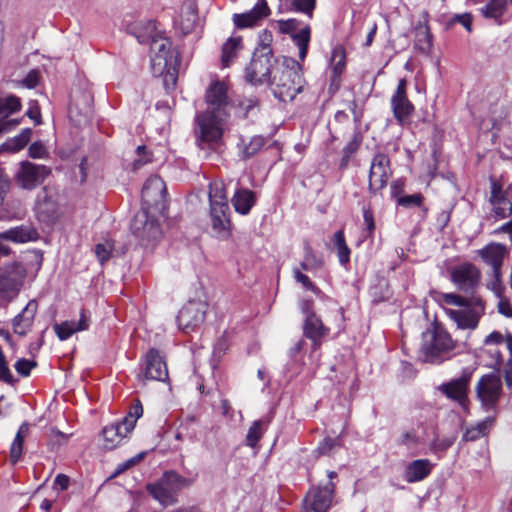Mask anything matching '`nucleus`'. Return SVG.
Returning <instances> with one entry per match:
<instances>
[{
  "instance_id": "nucleus-18",
  "label": "nucleus",
  "mask_w": 512,
  "mask_h": 512,
  "mask_svg": "<svg viewBox=\"0 0 512 512\" xmlns=\"http://www.w3.org/2000/svg\"><path fill=\"white\" fill-rule=\"evenodd\" d=\"M21 108L22 103L19 97L13 94H0V136L12 131L20 124V119L8 118L19 112Z\"/></svg>"
},
{
  "instance_id": "nucleus-16",
  "label": "nucleus",
  "mask_w": 512,
  "mask_h": 512,
  "mask_svg": "<svg viewBox=\"0 0 512 512\" xmlns=\"http://www.w3.org/2000/svg\"><path fill=\"white\" fill-rule=\"evenodd\" d=\"M279 27L281 32L291 34L294 44L299 50V59L304 61L307 55L308 46L311 38V29L307 24L299 28V21L296 19L280 20Z\"/></svg>"
},
{
  "instance_id": "nucleus-57",
  "label": "nucleus",
  "mask_w": 512,
  "mask_h": 512,
  "mask_svg": "<svg viewBox=\"0 0 512 512\" xmlns=\"http://www.w3.org/2000/svg\"><path fill=\"white\" fill-rule=\"evenodd\" d=\"M423 201V196L419 193L412 195H405L398 199V204L403 207L420 206Z\"/></svg>"
},
{
  "instance_id": "nucleus-32",
  "label": "nucleus",
  "mask_w": 512,
  "mask_h": 512,
  "mask_svg": "<svg viewBox=\"0 0 512 512\" xmlns=\"http://www.w3.org/2000/svg\"><path fill=\"white\" fill-rule=\"evenodd\" d=\"M329 329L325 327L319 317L314 313L307 315L304 323V334L313 341V348L317 349L320 345V339L326 336Z\"/></svg>"
},
{
  "instance_id": "nucleus-14",
  "label": "nucleus",
  "mask_w": 512,
  "mask_h": 512,
  "mask_svg": "<svg viewBox=\"0 0 512 512\" xmlns=\"http://www.w3.org/2000/svg\"><path fill=\"white\" fill-rule=\"evenodd\" d=\"M25 277L24 269L19 265H12L0 272V297L12 300L19 293Z\"/></svg>"
},
{
  "instance_id": "nucleus-2",
  "label": "nucleus",
  "mask_w": 512,
  "mask_h": 512,
  "mask_svg": "<svg viewBox=\"0 0 512 512\" xmlns=\"http://www.w3.org/2000/svg\"><path fill=\"white\" fill-rule=\"evenodd\" d=\"M303 84L302 66L292 58L276 64L268 83L274 96L283 102L292 101L302 91Z\"/></svg>"
},
{
  "instance_id": "nucleus-39",
  "label": "nucleus",
  "mask_w": 512,
  "mask_h": 512,
  "mask_svg": "<svg viewBox=\"0 0 512 512\" xmlns=\"http://www.w3.org/2000/svg\"><path fill=\"white\" fill-rule=\"evenodd\" d=\"M28 433L29 425L28 423L24 422L19 427L10 447V460L12 463H16L21 458L23 452V443Z\"/></svg>"
},
{
  "instance_id": "nucleus-41",
  "label": "nucleus",
  "mask_w": 512,
  "mask_h": 512,
  "mask_svg": "<svg viewBox=\"0 0 512 512\" xmlns=\"http://www.w3.org/2000/svg\"><path fill=\"white\" fill-rule=\"evenodd\" d=\"M179 65L180 61H176L175 59L170 60L167 68L163 71V74H156L157 76L163 77V84L167 91L174 90L176 87Z\"/></svg>"
},
{
  "instance_id": "nucleus-60",
  "label": "nucleus",
  "mask_w": 512,
  "mask_h": 512,
  "mask_svg": "<svg viewBox=\"0 0 512 512\" xmlns=\"http://www.w3.org/2000/svg\"><path fill=\"white\" fill-rule=\"evenodd\" d=\"M29 156L35 159L44 158L47 155L45 146L41 142H34L29 147Z\"/></svg>"
},
{
  "instance_id": "nucleus-31",
  "label": "nucleus",
  "mask_w": 512,
  "mask_h": 512,
  "mask_svg": "<svg viewBox=\"0 0 512 512\" xmlns=\"http://www.w3.org/2000/svg\"><path fill=\"white\" fill-rule=\"evenodd\" d=\"M129 433H131V431H126L121 421L105 426L102 430L104 440L103 447L107 450L116 448Z\"/></svg>"
},
{
  "instance_id": "nucleus-30",
  "label": "nucleus",
  "mask_w": 512,
  "mask_h": 512,
  "mask_svg": "<svg viewBox=\"0 0 512 512\" xmlns=\"http://www.w3.org/2000/svg\"><path fill=\"white\" fill-rule=\"evenodd\" d=\"M433 464L428 459H417L410 462L404 471L407 483H416L424 480L432 471Z\"/></svg>"
},
{
  "instance_id": "nucleus-21",
  "label": "nucleus",
  "mask_w": 512,
  "mask_h": 512,
  "mask_svg": "<svg viewBox=\"0 0 512 512\" xmlns=\"http://www.w3.org/2000/svg\"><path fill=\"white\" fill-rule=\"evenodd\" d=\"M139 381L145 384L146 380L166 381L168 369L165 361L155 349H151L146 355V366L143 374L138 375Z\"/></svg>"
},
{
  "instance_id": "nucleus-37",
  "label": "nucleus",
  "mask_w": 512,
  "mask_h": 512,
  "mask_svg": "<svg viewBox=\"0 0 512 512\" xmlns=\"http://www.w3.org/2000/svg\"><path fill=\"white\" fill-rule=\"evenodd\" d=\"M494 422L493 417H486L484 420L478 422L476 425L466 429L463 434L462 440L465 442L475 441L480 437L486 435Z\"/></svg>"
},
{
  "instance_id": "nucleus-13",
  "label": "nucleus",
  "mask_w": 512,
  "mask_h": 512,
  "mask_svg": "<svg viewBox=\"0 0 512 512\" xmlns=\"http://www.w3.org/2000/svg\"><path fill=\"white\" fill-rule=\"evenodd\" d=\"M392 175L390 160L383 153L376 154L372 161L369 171V190L376 193L384 189Z\"/></svg>"
},
{
  "instance_id": "nucleus-11",
  "label": "nucleus",
  "mask_w": 512,
  "mask_h": 512,
  "mask_svg": "<svg viewBox=\"0 0 512 512\" xmlns=\"http://www.w3.org/2000/svg\"><path fill=\"white\" fill-rule=\"evenodd\" d=\"M451 281L461 291L473 293L481 281L480 270L471 263H463L451 270Z\"/></svg>"
},
{
  "instance_id": "nucleus-25",
  "label": "nucleus",
  "mask_w": 512,
  "mask_h": 512,
  "mask_svg": "<svg viewBox=\"0 0 512 512\" xmlns=\"http://www.w3.org/2000/svg\"><path fill=\"white\" fill-rule=\"evenodd\" d=\"M270 9L266 0H258L257 4L247 13L234 14L233 21L238 28L252 27L258 20L268 16Z\"/></svg>"
},
{
  "instance_id": "nucleus-15",
  "label": "nucleus",
  "mask_w": 512,
  "mask_h": 512,
  "mask_svg": "<svg viewBox=\"0 0 512 512\" xmlns=\"http://www.w3.org/2000/svg\"><path fill=\"white\" fill-rule=\"evenodd\" d=\"M227 92L228 88L224 82L211 83L205 95L206 110H212L221 115H230L232 104Z\"/></svg>"
},
{
  "instance_id": "nucleus-59",
  "label": "nucleus",
  "mask_w": 512,
  "mask_h": 512,
  "mask_svg": "<svg viewBox=\"0 0 512 512\" xmlns=\"http://www.w3.org/2000/svg\"><path fill=\"white\" fill-rule=\"evenodd\" d=\"M143 458V454H139V455H136L130 459H128L127 461L119 464L113 474V476H117L121 473H123L124 471H126L127 469L131 468L132 466L136 465L137 463H139L141 461V459Z\"/></svg>"
},
{
  "instance_id": "nucleus-61",
  "label": "nucleus",
  "mask_w": 512,
  "mask_h": 512,
  "mask_svg": "<svg viewBox=\"0 0 512 512\" xmlns=\"http://www.w3.org/2000/svg\"><path fill=\"white\" fill-rule=\"evenodd\" d=\"M338 445V442L331 438H325L318 446L317 452L320 455H329L332 450Z\"/></svg>"
},
{
  "instance_id": "nucleus-40",
  "label": "nucleus",
  "mask_w": 512,
  "mask_h": 512,
  "mask_svg": "<svg viewBox=\"0 0 512 512\" xmlns=\"http://www.w3.org/2000/svg\"><path fill=\"white\" fill-rule=\"evenodd\" d=\"M210 206H229L223 182L216 181L209 187Z\"/></svg>"
},
{
  "instance_id": "nucleus-17",
  "label": "nucleus",
  "mask_w": 512,
  "mask_h": 512,
  "mask_svg": "<svg viewBox=\"0 0 512 512\" xmlns=\"http://www.w3.org/2000/svg\"><path fill=\"white\" fill-rule=\"evenodd\" d=\"M205 314V303L195 300L189 301L178 313V326L185 332L194 330L196 327L203 323Z\"/></svg>"
},
{
  "instance_id": "nucleus-23",
  "label": "nucleus",
  "mask_w": 512,
  "mask_h": 512,
  "mask_svg": "<svg viewBox=\"0 0 512 512\" xmlns=\"http://www.w3.org/2000/svg\"><path fill=\"white\" fill-rule=\"evenodd\" d=\"M333 493V482H328L324 486L311 489L308 494L311 509L314 512H327L332 503Z\"/></svg>"
},
{
  "instance_id": "nucleus-49",
  "label": "nucleus",
  "mask_w": 512,
  "mask_h": 512,
  "mask_svg": "<svg viewBox=\"0 0 512 512\" xmlns=\"http://www.w3.org/2000/svg\"><path fill=\"white\" fill-rule=\"evenodd\" d=\"M113 250H114V242L110 239H106L105 241L98 243L95 246V255H96L98 261L101 264H104L105 262H107L110 259Z\"/></svg>"
},
{
  "instance_id": "nucleus-51",
  "label": "nucleus",
  "mask_w": 512,
  "mask_h": 512,
  "mask_svg": "<svg viewBox=\"0 0 512 512\" xmlns=\"http://www.w3.org/2000/svg\"><path fill=\"white\" fill-rule=\"evenodd\" d=\"M91 322L90 313L86 310H81L80 318L78 321L70 320L68 321L71 330H74V333L85 331L89 328Z\"/></svg>"
},
{
  "instance_id": "nucleus-1",
  "label": "nucleus",
  "mask_w": 512,
  "mask_h": 512,
  "mask_svg": "<svg viewBox=\"0 0 512 512\" xmlns=\"http://www.w3.org/2000/svg\"><path fill=\"white\" fill-rule=\"evenodd\" d=\"M135 37L139 43L150 42L151 68L153 74H163L170 60L180 61L179 53L172 49V43L157 30L154 21L138 23L135 26Z\"/></svg>"
},
{
  "instance_id": "nucleus-24",
  "label": "nucleus",
  "mask_w": 512,
  "mask_h": 512,
  "mask_svg": "<svg viewBox=\"0 0 512 512\" xmlns=\"http://www.w3.org/2000/svg\"><path fill=\"white\" fill-rule=\"evenodd\" d=\"M210 218L214 233L220 238H227L230 234L229 206H210Z\"/></svg>"
},
{
  "instance_id": "nucleus-19",
  "label": "nucleus",
  "mask_w": 512,
  "mask_h": 512,
  "mask_svg": "<svg viewBox=\"0 0 512 512\" xmlns=\"http://www.w3.org/2000/svg\"><path fill=\"white\" fill-rule=\"evenodd\" d=\"M490 202L497 218L508 217L512 213L511 187L504 188L500 182L491 179Z\"/></svg>"
},
{
  "instance_id": "nucleus-29",
  "label": "nucleus",
  "mask_w": 512,
  "mask_h": 512,
  "mask_svg": "<svg viewBox=\"0 0 512 512\" xmlns=\"http://www.w3.org/2000/svg\"><path fill=\"white\" fill-rule=\"evenodd\" d=\"M483 261L492 267L493 272H501L503 259L507 254L506 247L498 243H491L479 251Z\"/></svg>"
},
{
  "instance_id": "nucleus-5",
  "label": "nucleus",
  "mask_w": 512,
  "mask_h": 512,
  "mask_svg": "<svg viewBox=\"0 0 512 512\" xmlns=\"http://www.w3.org/2000/svg\"><path fill=\"white\" fill-rule=\"evenodd\" d=\"M276 64L278 63L273 57L272 49L268 44L263 43L254 51L245 69V78L252 85H268Z\"/></svg>"
},
{
  "instance_id": "nucleus-55",
  "label": "nucleus",
  "mask_w": 512,
  "mask_h": 512,
  "mask_svg": "<svg viewBox=\"0 0 512 512\" xmlns=\"http://www.w3.org/2000/svg\"><path fill=\"white\" fill-rule=\"evenodd\" d=\"M36 366L37 363L35 361L22 358L16 361L14 368L19 375L27 377L30 375L31 370Z\"/></svg>"
},
{
  "instance_id": "nucleus-52",
  "label": "nucleus",
  "mask_w": 512,
  "mask_h": 512,
  "mask_svg": "<svg viewBox=\"0 0 512 512\" xmlns=\"http://www.w3.org/2000/svg\"><path fill=\"white\" fill-rule=\"evenodd\" d=\"M137 158L134 159L132 168L134 171L139 170L144 165L150 163L152 161V155L149 151H147L145 146H138L136 149Z\"/></svg>"
},
{
  "instance_id": "nucleus-3",
  "label": "nucleus",
  "mask_w": 512,
  "mask_h": 512,
  "mask_svg": "<svg viewBox=\"0 0 512 512\" xmlns=\"http://www.w3.org/2000/svg\"><path fill=\"white\" fill-rule=\"evenodd\" d=\"M459 346L446 330L436 326L423 333L420 353L424 362L439 364L451 358Z\"/></svg>"
},
{
  "instance_id": "nucleus-10",
  "label": "nucleus",
  "mask_w": 512,
  "mask_h": 512,
  "mask_svg": "<svg viewBox=\"0 0 512 512\" xmlns=\"http://www.w3.org/2000/svg\"><path fill=\"white\" fill-rule=\"evenodd\" d=\"M50 172V168L45 165L23 161L15 174V180L21 188L32 190L40 185Z\"/></svg>"
},
{
  "instance_id": "nucleus-8",
  "label": "nucleus",
  "mask_w": 512,
  "mask_h": 512,
  "mask_svg": "<svg viewBox=\"0 0 512 512\" xmlns=\"http://www.w3.org/2000/svg\"><path fill=\"white\" fill-rule=\"evenodd\" d=\"M477 397L486 411L494 410L502 393L500 376L495 373L483 375L476 385Z\"/></svg>"
},
{
  "instance_id": "nucleus-46",
  "label": "nucleus",
  "mask_w": 512,
  "mask_h": 512,
  "mask_svg": "<svg viewBox=\"0 0 512 512\" xmlns=\"http://www.w3.org/2000/svg\"><path fill=\"white\" fill-rule=\"evenodd\" d=\"M334 242L337 247L339 262L344 265L350 260V249L346 244L343 231L339 230L334 234Z\"/></svg>"
},
{
  "instance_id": "nucleus-4",
  "label": "nucleus",
  "mask_w": 512,
  "mask_h": 512,
  "mask_svg": "<svg viewBox=\"0 0 512 512\" xmlns=\"http://www.w3.org/2000/svg\"><path fill=\"white\" fill-rule=\"evenodd\" d=\"M444 303L458 306V309H445L447 316L461 329H475L478 325L483 305L480 300L474 306L468 300L454 293L442 294Z\"/></svg>"
},
{
  "instance_id": "nucleus-47",
  "label": "nucleus",
  "mask_w": 512,
  "mask_h": 512,
  "mask_svg": "<svg viewBox=\"0 0 512 512\" xmlns=\"http://www.w3.org/2000/svg\"><path fill=\"white\" fill-rule=\"evenodd\" d=\"M264 421L257 420L252 423L246 435V444L252 448L256 447L264 433Z\"/></svg>"
},
{
  "instance_id": "nucleus-22",
  "label": "nucleus",
  "mask_w": 512,
  "mask_h": 512,
  "mask_svg": "<svg viewBox=\"0 0 512 512\" xmlns=\"http://www.w3.org/2000/svg\"><path fill=\"white\" fill-rule=\"evenodd\" d=\"M469 381L470 375L464 374L459 378L452 379L446 383H442L437 387V389L447 398L454 400L462 405L467 398Z\"/></svg>"
},
{
  "instance_id": "nucleus-20",
  "label": "nucleus",
  "mask_w": 512,
  "mask_h": 512,
  "mask_svg": "<svg viewBox=\"0 0 512 512\" xmlns=\"http://www.w3.org/2000/svg\"><path fill=\"white\" fill-rule=\"evenodd\" d=\"M407 81L402 78L398 81L397 88L391 97V107L396 120L405 123L414 111L413 104L407 97Z\"/></svg>"
},
{
  "instance_id": "nucleus-44",
  "label": "nucleus",
  "mask_w": 512,
  "mask_h": 512,
  "mask_svg": "<svg viewBox=\"0 0 512 512\" xmlns=\"http://www.w3.org/2000/svg\"><path fill=\"white\" fill-rule=\"evenodd\" d=\"M422 443V439L414 429L404 431L398 439V444L405 446L406 449L411 451L413 454L416 453Z\"/></svg>"
},
{
  "instance_id": "nucleus-48",
  "label": "nucleus",
  "mask_w": 512,
  "mask_h": 512,
  "mask_svg": "<svg viewBox=\"0 0 512 512\" xmlns=\"http://www.w3.org/2000/svg\"><path fill=\"white\" fill-rule=\"evenodd\" d=\"M143 414V407L140 401H136V403L130 408V411L127 416H125L121 422L125 426L126 431H131L135 428V424L137 419H139Z\"/></svg>"
},
{
  "instance_id": "nucleus-42",
  "label": "nucleus",
  "mask_w": 512,
  "mask_h": 512,
  "mask_svg": "<svg viewBox=\"0 0 512 512\" xmlns=\"http://www.w3.org/2000/svg\"><path fill=\"white\" fill-rule=\"evenodd\" d=\"M265 144V139L262 136H253L250 138L248 142L244 139H241V144L239 147L241 148V156L243 159H248L254 156L260 151V149Z\"/></svg>"
},
{
  "instance_id": "nucleus-26",
  "label": "nucleus",
  "mask_w": 512,
  "mask_h": 512,
  "mask_svg": "<svg viewBox=\"0 0 512 512\" xmlns=\"http://www.w3.org/2000/svg\"><path fill=\"white\" fill-rule=\"evenodd\" d=\"M36 212L40 221L51 222L58 214V204L47 189H43L37 198Z\"/></svg>"
},
{
  "instance_id": "nucleus-7",
  "label": "nucleus",
  "mask_w": 512,
  "mask_h": 512,
  "mask_svg": "<svg viewBox=\"0 0 512 512\" xmlns=\"http://www.w3.org/2000/svg\"><path fill=\"white\" fill-rule=\"evenodd\" d=\"M229 115H221L212 110H205L197 114V134L201 141L208 144H217L222 139L224 125Z\"/></svg>"
},
{
  "instance_id": "nucleus-53",
  "label": "nucleus",
  "mask_w": 512,
  "mask_h": 512,
  "mask_svg": "<svg viewBox=\"0 0 512 512\" xmlns=\"http://www.w3.org/2000/svg\"><path fill=\"white\" fill-rule=\"evenodd\" d=\"M293 275L297 283H300L303 288L313 292L314 294H320V289L310 280V278L303 274L298 268L293 269Z\"/></svg>"
},
{
  "instance_id": "nucleus-9",
  "label": "nucleus",
  "mask_w": 512,
  "mask_h": 512,
  "mask_svg": "<svg viewBox=\"0 0 512 512\" xmlns=\"http://www.w3.org/2000/svg\"><path fill=\"white\" fill-rule=\"evenodd\" d=\"M132 233L141 241L142 245L148 247L161 237V229L158 222L148 216V211L137 213L131 223Z\"/></svg>"
},
{
  "instance_id": "nucleus-12",
  "label": "nucleus",
  "mask_w": 512,
  "mask_h": 512,
  "mask_svg": "<svg viewBox=\"0 0 512 512\" xmlns=\"http://www.w3.org/2000/svg\"><path fill=\"white\" fill-rule=\"evenodd\" d=\"M167 188L159 176H151L142 189V200L146 209L154 208L162 211L165 208Z\"/></svg>"
},
{
  "instance_id": "nucleus-27",
  "label": "nucleus",
  "mask_w": 512,
  "mask_h": 512,
  "mask_svg": "<svg viewBox=\"0 0 512 512\" xmlns=\"http://www.w3.org/2000/svg\"><path fill=\"white\" fill-rule=\"evenodd\" d=\"M38 305L32 300L13 319V330L20 336L26 335L32 328Z\"/></svg>"
},
{
  "instance_id": "nucleus-43",
  "label": "nucleus",
  "mask_w": 512,
  "mask_h": 512,
  "mask_svg": "<svg viewBox=\"0 0 512 512\" xmlns=\"http://www.w3.org/2000/svg\"><path fill=\"white\" fill-rule=\"evenodd\" d=\"M506 10V0H491L480 9L481 14L487 19H500Z\"/></svg>"
},
{
  "instance_id": "nucleus-6",
  "label": "nucleus",
  "mask_w": 512,
  "mask_h": 512,
  "mask_svg": "<svg viewBox=\"0 0 512 512\" xmlns=\"http://www.w3.org/2000/svg\"><path fill=\"white\" fill-rule=\"evenodd\" d=\"M190 481L176 472L169 471L164 473L163 477L155 484L147 486L148 492L160 504L164 506L173 505L176 503L177 493L185 486H189Z\"/></svg>"
},
{
  "instance_id": "nucleus-45",
  "label": "nucleus",
  "mask_w": 512,
  "mask_h": 512,
  "mask_svg": "<svg viewBox=\"0 0 512 512\" xmlns=\"http://www.w3.org/2000/svg\"><path fill=\"white\" fill-rule=\"evenodd\" d=\"M322 265L323 260L315 255L309 244H306L303 261L300 263L301 268L305 271H314L321 268Z\"/></svg>"
},
{
  "instance_id": "nucleus-28",
  "label": "nucleus",
  "mask_w": 512,
  "mask_h": 512,
  "mask_svg": "<svg viewBox=\"0 0 512 512\" xmlns=\"http://www.w3.org/2000/svg\"><path fill=\"white\" fill-rule=\"evenodd\" d=\"M0 238L5 241L22 244L36 241L39 238L38 231L31 225H20L0 232Z\"/></svg>"
},
{
  "instance_id": "nucleus-35",
  "label": "nucleus",
  "mask_w": 512,
  "mask_h": 512,
  "mask_svg": "<svg viewBox=\"0 0 512 512\" xmlns=\"http://www.w3.org/2000/svg\"><path fill=\"white\" fill-rule=\"evenodd\" d=\"M242 48L241 37H230L222 46L221 63L223 67H229L237 57L238 51Z\"/></svg>"
},
{
  "instance_id": "nucleus-54",
  "label": "nucleus",
  "mask_w": 512,
  "mask_h": 512,
  "mask_svg": "<svg viewBox=\"0 0 512 512\" xmlns=\"http://www.w3.org/2000/svg\"><path fill=\"white\" fill-rule=\"evenodd\" d=\"M457 436H447V437H435V439L431 442L430 447L435 452L446 451L450 448L455 442Z\"/></svg>"
},
{
  "instance_id": "nucleus-63",
  "label": "nucleus",
  "mask_w": 512,
  "mask_h": 512,
  "mask_svg": "<svg viewBox=\"0 0 512 512\" xmlns=\"http://www.w3.org/2000/svg\"><path fill=\"white\" fill-rule=\"evenodd\" d=\"M39 82V73L36 70H31L26 77L21 81L22 86L32 89L37 86Z\"/></svg>"
},
{
  "instance_id": "nucleus-62",
  "label": "nucleus",
  "mask_w": 512,
  "mask_h": 512,
  "mask_svg": "<svg viewBox=\"0 0 512 512\" xmlns=\"http://www.w3.org/2000/svg\"><path fill=\"white\" fill-rule=\"evenodd\" d=\"M257 106V100L253 98H247L239 102V113L242 117H247L249 112L255 109Z\"/></svg>"
},
{
  "instance_id": "nucleus-38",
  "label": "nucleus",
  "mask_w": 512,
  "mask_h": 512,
  "mask_svg": "<svg viewBox=\"0 0 512 512\" xmlns=\"http://www.w3.org/2000/svg\"><path fill=\"white\" fill-rule=\"evenodd\" d=\"M32 135V129L25 128L21 133L15 137L9 138L6 142L0 145L1 151L18 152L23 149L29 142Z\"/></svg>"
},
{
  "instance_id": "nucleus-58",
  "label": "nucleus",
  "mask_w": 512,
  "mask_h": 512,
  "mask_svg": "<svg viewBox=\"0 0 512 512\" xmlns=\"http://www.w3.org/2000/svg\"><path fill=\"white\" fill-rule=\"evenodd\" d=\"M363 219H364V224L366 226L365 227V230L367 232L366 237L372 239L373 233L375 230V222H374L373 214L370 209H367V208L363 209Z\"/></svg>"
},
{
  "instance_id": "nucleus-33",
  "label": "nucleus",
  "mask_w": 512,
  "mask_h": 512,
  "mask_svg": "<svg viewBox=\"0 0 512 512\" xmlns=\"http://www.w3.org/2000/svg\"><path fill=\"white\" fill-rule=\"evenodd\" d=\"M255 193L247 188H239L235 191L231 202L236 212L246 215L255 205Z\"/></svg>"
},
{
  "instance_id": "nucleus-50",
  "label": "nucleus",
  "mask_w": 512,
  "mask_h": 512,
  "mask_svg": "<svg viewBox=\"0 0 512 512\" xmlns=\"http://www.w3.org/2000/svg\"><path fill=\"white\" fill-rule=\"evenodd\" d=\"M291 6L294 11L301 12L311 19L316 6V0H292Z\"/></svg>"
},
{
  "instance_id": "nucleus-56",
  "label": "nucleus",
  "mask_w": 512,
  "mask_h": 512,
  "mask_svg": "<svg viewBox=\"0 0 512 512\" xmlns=\"http://www.w3.org/2000/svg\"><path fill=\"white\" fill-rule=\"evenodd\" d=\"M54 331L57 335V337L61 340H67L74 334V330H71V327L68 324V321H64L59 324L54 325Z\"/></svg>"
},
{
  "instance_id": "nucleus-34",
  "label": "nucleus",
  "mask_w": 512,
  "mask_h": 512,
  "mask_svg": "<svg viewBox=\"0 0 512 512\" xmlns=\"http://www.w3.org/2000/svg\"><path fill=\"white\" fill-rule=\"evenodd\" d=\"M346 66V52L343 46L337 45L331 55V82L336 86L340 83V77Z\"/></svg>"
},
{
  "instance_id": "nucleus-64",
  "label": "nucleus",
  "mask_w": 512,
  "mask_h": 512,
  "mask_svg": "<svg viewBox=\"0 0 512 512\" xmlns=\"http://www.w3.org/2000/svg\"><path fill=\"white\" fill-rule=\"evenodd\" d=\"M493 278L494 279L491 282V289L498 298H501L504 291V287L501 282V272H498L497 274L496 272H493Z\"/></svg>"
},
{
  "instance_id": "nucleus-36",
  "label": "nucleus",
  "mask_w": 512,
  "mask_h": 512,
  "mask_svg": "<svg viewBox=\"0 0 512 512\" xmlns=\"http://www.w3.org/2000/svg\"><path fill=\"white\" fill-rule=\"evenodd\" d=\"M415 48L423 54H429L432 48V34L426 24L415 28Z\"/></svg>"
}]
</instances>
